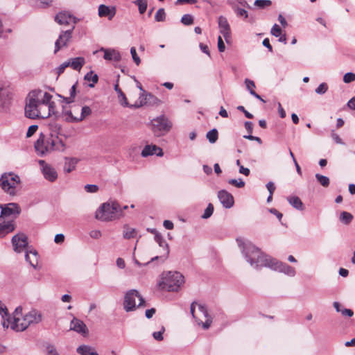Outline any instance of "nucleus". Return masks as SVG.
<instances>
[{"label":"nucleus","mask_w":355,"mask_h":355,"mask_svg":"<svg viewBox=\"0 0 355 355\" xmlns=\"http://www.w3.org/2000/svg\"><path fill=\"white\" fill-rule=\"evenodd\" d=\"M114 90L118 94V98L119 99L120 103L123 107H127L131 108V105L128 102L127 98L125 94L122 92V90L119 88V85L116 84L114 85Z\"/></svg>","instance_id":"obj_29"},{"label":"nucleus","mask_w":355,"mask_h":355,"mask_svg":"<svg viewBox=\"0 0 355 355\" xmlns=\"http://www.w3.org/2000/svg\"><path fill=\"white\" fill-rule=\"evenodd\" d=\"M234 10L239 17H243L244 18L248 17V12L243 8H240L238 7H234Z\"/></svg>","instance_id":"obj_49"},{"label":"nucleus","mask_w":355,"mask_h":355,"mask_svg":"<svg viewBox=\"0 0 355 355\" xmlns=\"http://www.w3.org/2000/svg\"><path fill=\"white\" fill-rule=\"evenodd\" d=\"M1 214L0 220L10 216L16 218L21 213V209L19 205L15 202H10L6 205L0 204Z\"/></svg>","instance_id":"obj_10"},{"label":"nucleus","mask_w":355,"mask_h":355,"mask_svg":"<svg viewBox=\"0 0 355 355\" xmlns=\"http://www.w3.org/2000/svg\"><path fill=\"white\" fill-rule=\"evenodd\" d=\"M9 99L8 90L0 86V107H4L8 103Z\"/></svg>","instance_id":"obj_32"},{"label":"nucleus","mask_w":355,"mask_h":355,"mask_svg":"<svg viewBox=\"0 0 355 355\" xmlns=\"http://www.w3.org/2000/svg\"><path fill=\"white\" fill-rule=\"evenodd\" d=\"M315 177L318 182V183L322 186L323 187H328L330 184V180L327 176L321 175L320 173H316Z\"/></svg>","instance_id":"obj_37"},{"label":"nucleus","mask_w":355,"mask_h":355,"mask_svg":"<svg viewBox=\"0 0 355 355\" xmlns=\"http://www.w3.org/2000/svg\"><path fill=\"white\" fill-rule=\"evenodd\" d=\"M152 130L156 136H161L170 130L172 126L171 121L164 115H161L151 121Z\"/></svg>","instance_id":"obj_8"},{"label":"nucleus","mask_w":355,"mask_h":355,"mask_svg":"<svg viewBox=\"0 0 355 355\" xmlns=\"http://www.w3.org/2000/svg\"><path fill=\"white\" fill-rule=\"evenodd\" d=\"M165 331V328L164 327H162L161 328V330L159 331H155L153 334V338L156 340H158V341H161L163 340V336L162 334H164Z\"/></svg>","instance_id":"obj_51"},{"label":"nucleus","mask_w":355,"mask_h":355,"mask_svg":"<svg viewBox=\"0 0 355 355\" xmlns=\"http://www.w3.org/2000/svg\"><path fill=\"white\" fill-rule=\"evenodd\" d=\"M79 161L80 159L76 157H65L64 171L65 173H69L73 170H75L76 165Z\"/></svg>","instance_id":"obj_25"},{"label":"nucleus","mask_w":355,"mask_h":355,"mask_svg":"<svg viewBox=\"0 0 355 355\" xmlns=\"http://www.w3.org/2000/svg\"><path fill=\"white\" fill-rule=\"evenodd\" d=\"M85 189L88 193H96L98 191V187L96 184H86Z\"/></svg>","instance_id":"obj_52"},{"label":"nucleus","mask_w":355,"mask_h":355,"mask_svg":"<svg viewBox=\"0 0 355 355\" xmlns=\"http://www.w3.org/2000/svg\"><path fill=\"white\" fill-rule=\"evenodd\" d=\"M47 355H59L55 347L53 345H49L46 347Z\"/></svg>","instance_id":"obj_56"},{"label":"nucleus","mask_w":355,"mask_h":355,"mask_svg":"<svg viewBox=\"0 0 355 355\" xmlns=\"http://www.w3.org/2000/svg\"><path fill=\"white\" fill-rule=\"evenodd\" d=\"M218 26L220 33L223 35L227 43L230 42L231 39L230 28L227 19L223 16L218 18Z\"/></svg>","instance_id":"obj_18"},{"label":"nucleus","mask_w":355,"mask_h":355,"mask_svg":"<svg viewBox=\"0 0 355 355\" xmlns=\"http://www.w3.org/2000/svg\"><path fill=\"white\" fill-rule=\"evenodd\" d=\"M184 282V277L180 272L176 271L163 272L157 283V287L159 290L178 291Z\"/></svg>","instance_id":"obj_5"},{"label":"nucleus","mask_w":355,"mask_h":355,"mask_svg":"<svg viewBox=\"0 0 355 355\" xmlns=\"http://www.w3.org/2000/svg\"><path fill=\"white\" fill-rule=\"evenodd\" d=\"M85 80L87 81H91L92 83L89 84V87H94V85L98 82V76L97 74L94 73V71H90L88 73H86L85 76Z\"/></svg>","instance_id":"obj_36"},{"label":"nucleus","mask_w":355,"mask_h":355,"mask_svg":"<svg viewBox=\"0 0 355 355\" xmlns=\"http://www.w3.org/2000/svg\"><path fill=\"white\" fill-rule=\"evenodd\" d=\"M92 114V110L89 106H83L81 109V113L79 116H77V118L72 119V121H73L76 123L82 121L84 119H85L87 116H89Z\"/></svg>","instance_id":"obj_34"},{"label":"nucleus","mask_w":355,"mask_h":355,"mask_svg":"<svg viewBox=\"0 0 355 355\" xmlns=\"http://www.w3.org/2000/svg\"><path fill=\"white\" fill-rule=\"evenodd\" d=\"M55 21L60 25L69 24L71 21L75 24L76 18L67 12H60L55 17Z\"/></svg>","instance_id":"obj_21"},{"label":"nucleus","mask_w":355,"mask_h":355,"mask_svg":"<svg viewBox=\"0 0 355 355\" xmlns=\"http://www.w3.org/2000/svg\"><path fill=\"white\" fill-rule=\"evenodd\" d=\"M64 241V236L62 234H58L55 235L54 241L55 243L60 244L63 243Z\"/></svg>","instance_id":"obj_62"},{"label":"nucleus","mask_w":355,"mask_h":355,"mask_svg":"<svg viewBox=\"0 0 355 355\" xmlns=\"http://www.w3.org/2000/svg\"><path fill=\"white\" fill-rule=\"evenodd\" d=\"M51 94L40 89L29 92L26 101V116L33 119H46L54 114L55 103L51 101Z\"/></svg>","instance_id":"obj_1"},{"label":"nucleus","mask_w":355,"mask_h":355,"mask_svg":"<svg viewBox=\"0 0 355 355\" xmlns=\"http://www.w3.org/2000/svg\"><path fill=\"white\" fill-rule=\"evenodd\" d=\"M163 154L162 149L156 145H146L141 153L143 157H146L153 155H157L159 157H162Z\"/></svg>","instance_id":"obj_20"},{"label":"nucleus","mask_w":355,"mask_h":355,"mask_svg":"<svg viewBox=\"0 0 355 355\" xmlns=\"http://www.w3.org/2000/svg\"><path fill=\"white\" fill-rule=\"evenodd\" d=\"M218 198L223 207L230 209L233 207L234 200L233 196L226 190H220L218 193Z\"/></svg>","instance_id":"obj_17"},{"label":"nucleus","mask_w":355,"mask_h":355,"mask_svg":"<svg viewBox=\"0 0 355 355\" xmlns=\"http://www.w3.org/2000/svg\"><path fill=\"white\" fill-rule=\"evenodd\" d=\"M89 236H90L92 239H99V238L101 236V231L97 230H92V231L89 232Z\"/></svg>","instance_id":"obj_61"},{"label":"nucleus","mask_w":355,"mask_h":355,"mask_svg":"<svg viewBox=\"0 0 355 355\" xmlns=\"http://www.w3.org/2000/svg\"><path fill=\"white\" fill-rule=\"evenodd\" d=\"M331 135L332 139L334 140V141H335L336 144H344V142H343V140L340 139V137H339V135H337L336 133H335V132H334V131H331Z\"/></svg>","instance_id":"obj_59"},{"label":"nucleus","mask_w":355,"mask_h":355,"mask_svg":"<svg viewBox=\"0 0 355 355\" xmlns=\"http://www.w3.org/2000/svg\"><path fill=\"white\" fill-rule=\"evenodd\" d=\"M134 3L139 8V12L140 14H144L147 9V0H136Z\"/></svg>","instance_id":"obj_40"},{"label":"nucleus","mask_w":355,"mask_h":355,"mask_svg":"<svg viewBox=\"0 0 355 355\" xmlns=\"http://www.w3.org/2000/svg\"><path fill=\"white\" fill-rule=\"evenodd\" d=\"M218 49L219 52H223L225 49V46L221 36L218 37Z\"/></svg>","instance_id":"obj_57"},{"label":"nucleus","mask_w":355,"mask_h":355,"mask_svg":"<svg viewBox=\"0 0 355 355\" xmlns=\"http://www.w3.org/2000/svg\"><path fill=\"white\" fill-rule=\"evenodd\" d=\"M69 64H70V61L64 62L62 63L56 69L58 75L60 76V74H62L64 72V69L69 66Z\"/></svg>","instance_id":"obj_53"},{"label":"nucleus","mask_w":355,"mask_h":355,"mask_svg":"<svg viewBox=\"0 0 355 355\" xmlns=\"http://www.w3.org/2000/svg\"><path fill=\"white\" fill-rule=\"evenodd\" d=\"M76 352L80 355H98L94 347L86 345H80Z\"/></svg>","instance_id":"obj_27"},{"label":"nucleus","mask_w":355,"mask_h":355,"mask_svg":"<svg viewBox=\"0 0 355 355\" xmlns=\"http://www.w3.org/2000/svg\"><path fill=\"white\" fill-rule=\"evenodd\" d=\"M76 86H77V83H76L73 85H72V87H71V89H70V93H69L70 96L69 97H64L60 94H58V96L60 98H62L63 102H64L67 104H70V103H73L74 101V99H75V97L76 95Z\"/></svg>","instance_id":"obj_31"},{"label":"nucleus","mask_w":355,"mask_h":355,"mask_svg":"<svg viewBox=\"0 0 355 355\" xmlns=\"http://www.w3.org/2000/svg\"><path fill=\"white\" fill-rule=\"evenodd\" d=\"M26 261H28L31 266L36 268L37 264V252L35 250L26 251L25 254Z\"/></svg>","instance_id":"obj_28"},{"label":"nucleus","mask_w":355,"mask_h":355,"mask_svg":"<svg viewBox=\"0 0 355 355\" xmlns=\"http://www.w3.org/2000/svg\"><path fill=\"white\" fill-rule=\"evenodd\" d=\"M355 80V73L352 72L346 73L343 76V81L345 83H349Z\"/></svg>","instance_id":"obj_48"},{"label":"nucleus","mask_w":355,"mask_h":355,"mask_svg":"<svg viewBox=\"0 0 355 355\" xmlns=\"http://www.w3.org/2000/svg\"><path fill=\"white\" fill-rule=\"evenodd\" d=\"M214 212V206L211 203H209L207 208L205 209L204 214L202 216V218H209Z\"/></svg>","instance_id":"obj_43"},{"label":"nucleus","mask_w":355,"mask_h":355,"mask_svg":"<svg viewBox=\"0 0 355 355\" xmlns=\"http://www.w3.org/2000/svg\"><path fill=\"white\" fill-rule=\"evenodd\" d=\"M130 53H131L132 58L134 62H135V64L137 65H139L141 62V60H140L139 57L137 55L136 49L135 47H132L130 49Z\"/></svg>","instance_id":"obj_50"},{"label":"nucleus","mask_w":355,"mask_h":355,"mask_svg":"<svg viewBox=\"0 0 355 355\" xmlns=\"http://www.w3.org/2000/svg\"><path fill=\"white\" fill-rule=\"evenodd\" d=\"M15 229V225L13 220L1 223L0 220V238L5 237L8 234L13 232Z\"/></svg>","instance_id":"obj_23"},{"label":"nucleus","mask_w":355,"mask_h":355,"mask_svg":"<svg viewBox=\"0 0 355 355\" xmlns=\"http://www.w3.org/2000/svg\"><path fill=\"white\" fill-rule=\"evenodd\" d=\"M198 310L200 312L202 315L205 318H206V320L205 322H202V325L204 329H207L211 326V324L212 322L211 318L209 316L207 309L205 306L198 304Z\"/></svg>","instance_id":"obj_26"},{"label":"nucleus","mask_w":355,"mask_h":355,"mask_svg":"<svg viewBox=\"0 0 355 355\" xmlns=\"http://www.w3.org/2000/svg\"><path fill=\"white\" fill-rule=\"evenodd\" d=\"M242 253L250 266L256 269L268 267L272 257L263 253L261 250L250 241L239 243Z\"/></svg>","instance_id":"obj_2"},{"label":"nucleus","mask_w":355,"mask_h":355,"mask_svg":"<svg viewBox=\"0 0 355 355\" xmlns=\"http://www.w3.org/2000/svg\"><path fill=\"white\" fill-rule=\"evenodd\" d=\"M155 240L160 247L163 248L165 252L164 254L161 256H156L155 257H153L150 261L146 263L144 265H148L150 262H153L155 260L159 259H162V261L163 262L168 257V255L169 254V248L168 243L166 242L163 236L159 233H156V235L155 236Z\"/></svg>","instance_id":"obj_16"},{"label":"nucleus","mask_w":355,"mask_h":355,"mask_svg":"<svg viewBox=\"0 0 355 355\" xmlns=\"http://www.w3.org/2000/svg\"><path fill=\"white\" fill-rule=\"evenodd\" d=\"M166 19V13L164 8H159L155 15V19L157 21H164Z\"/></svg>","instance_id":"obj_42"},{"label":"nucleus","mask_w":355,"mask_h":355,"mask_svg":"<svg viewBox=\"0 0 355 355\" xmlns=\"http://www.w3.org/2000/svg\"><path fill=\"white\" fill-rule=\"evenodd\" d=\"M122 216V209L116 201L103 203L96 210L95 218L101 221H112Z\"/></svg>","instance_id":"obj_6"},{"label":"nucleus","mask_w":355,"mask_h":355,"mask_svg":"<svg viewBox=\"0 0 355 355\" xmlns=\"http://www.w3.org/2000/svg\"><path fill=\"white\" fill-rule=\"evenodd\" d=\"M116 14L114 7L110 8L107 6L101 4L98 7V15L100 17H107L109 19H112Z\"/></svg>","instance_id":"obj_24"},{"label":"nucleus","mask_w":355,"mask_h":355,"mask_svg":"<svg viewBox=\"0 0 355 355\" xmlns=\"http://www.w3.org/2000/svg\"><path fill=\"white\" fill-rule=\"evenodd\" d=\"M137 235V230L135 228H131L128 225H125L123 226V238L125 239H130L135 238Z\"/></svg>","instance_id":"obj_35"},{"label":"nucleus","mask_w":355,"mask_h":355,"mask_svg":"<svg viewBox=\"0 0 355 355\" xmlns=\"http://www.w3.org/2000/svg\"><path fill=\"white\" fill-rule=\"evenodd\" d=\"M38 129V125H32L31 126H29L28 130H27V132H26V137H31V136H33L35 132Z\"/></svg>","instance_id":"obj_54"},{"label":"nucleus","mask_w":355,"mask_h":355,"mask_svg":"<svg viewBox=\"0 0 355 355\" xmlns=\"http://www.w3.org/2000/svg\"><path fill=\"white\" fill-rule=\"evenodd\" d=\"M101 51L104 52L103 58L109 61L119 62L121 60V55L119 51L112 49L101 48Z\"/></svg>","instance_id":"obj_22"},{"label":"nucleus","mask_w":355,"mask_h":355,"mask_svg":"<svg viewBox=\"0 0 355 355\" xmlns=\"http://www.w3.org/2000/svg\"><path fill=\"white\" fill-rule=\"evenodd\" d=\"M289 204L293 207L295 209L297 210H303L304 209V206L300 200V198L297 196H291L287 198Z\"/></svg>","instance_id":"obj_30"},{"label":"nucleus","mask_w":355,"mask_h":355,"mask_svg":"<svg viewBox=\"0 0 355 355\" xmlns=\"http://www.w3.org/2000/svg\"><path fill=\"white\" fill-rule=\"evenodd\" d=\"M228 183L230 184L234 185L237 188H243L245 187V182L242 180V179H230L228 180Z\"/></svg>","instance_id":"obj_44"},{"label":"nucleus","mask_w":355,"mask_h":355,"mask_svg":"<svg viewBox=\"0 0 355 355\" xmlns=\"http://www.w3.org/2000/svg\"><path fill=\"white\" fill-rule=\"evenodd\" d=\"M272 1L270 0H256L254 5L261 9L270 6Z\"/></svg>","instance_id":"obj_41"},{"label":"nucleus","mask_w":355,"mask_h":355,"mask_svg":"<svg viewBox=\"0 0 355 355\" xmlns=\"http://www.w3.org/2000/svg\"><path fill=\"white\" fill-rule=\"evenodd\" d=\"M268 268H270L274 270L284 272L290 277H294L296 273L294 268L288 265L287 263L278 261L274 258H271Z\"/></svg>","instance_id":"obj_11"},{"label":"nucleus","mask_w":355,"mask_h":355,"mask_svg":"<svg viewBox=\"0 0 355 355\" xmlns=\"http://www.w3.org/2000/svg\"><path fill=\"white\" fill-rule=\"evenodd\" d=\"M39 164L42 166V173L44 178L51 182H55L58 178L56 170L51 165L46 164L44 160H40Z\"/></svg>","instance_id":"obj_15"},{"label":"nucleus","mask_w":355,"mask_h":355,"mask_svg":"<svg viewBox=\"0 0 355 355\" xmlns=\"http://www.w3.org/2000/svg\"><path fill=\"white\" fill-rule=\"evenodd\" d=\"M245 85H246V87L247 89L250 91V90H254L253 88L255 87V84H254V82L250 80V79H248L246 78L245 80Z\"/></svg>","instance_id":"obj_60"},{"label":"nucleus","mask_w":355,"mask_h":355,"mask_svg":"<svg viewBox=\"0 0 355 355\" xmlns=\"http://www.w3.org/2000/svg\"><path fill=\"white\" fill-rule=\"evenodd\" d=\"M20 184V177L12 172L3 173L0 177V187L10 196L13 197L17 195V188Z\"/></svg>","instance_id":"obj_7"},{"label":"nucleus","mask_w":355,"mask_h":355,"mask_svg":"<svg viewBox=\"0 0 355 355\" xmlns=\"http://www.w3.org/2000/svg\"><path fill=\"white\" fill-rule=\"evenodd\" d=\"M11 242L14 251L20 253L28 246V237L24 233L19 232L12 236Z\"/></svg>","instance_id":"obj_12"},{"label":"nucleus","mask_w":355,"mask_h":355,"mask_svg":"<svg viewBox=\"0 0 355 355\" xmlns=\"http://www.w3.org/2000/svg\"><path fill=\"white\" fill-rule=\"evenodd\" d=\"M70 329L84 336L88 334V329L86 324L82 320L76 318L71 322Z\"/></svg>","instance_id":"obj_19"},{"label":"nucleus","mask_w":355,"mask_h":355,"mask_svg":"<svg viewBox=\"0 0 355 355\" xmlns=\"http://www.w3.org/2000/svg\"><path fill=\"white\" fill-rule=\"evenodd\" d=\"M339 218L343 224L349 225L352 221L354 216L351 213L344 211L340 213Z\"/></svg>","instance_id":"obj_38"},{"label":"nucleus","mask_w":355,"mask_h":355,"mask_svg":"<svg viewBox=\"0 0 355 355\" xmlns=\"http://www.w3.org/2000/svg\"><path fill=\"white\" fill-rule=\"evenodd\" d=\"M34 146L37 154L42 157L53 150H63L64 148L63 141L53 134L46 136L41 133Z\"/></svg>","instance_id":"obj_4"},{"label":"nucleus","mask_w":355,"mask_h":355,"mask_svg":"<svg viewBox=\"0 0 355 355\" xmlns=\"http://www.w3.org/2000/svg\"><path fill=\"white\" fill-rule=\"evenodd\" d=\"M328 89L327 84L325 83H322L318 85V87L315 89V92L318 94H324Z\"/></svg>","instance_id":"obj_47"},{"label":"nucleus","mask_w":355,"mask_h":355,"mask_svg":"<svg viewBox=\"0 0 355 355\" xmlns=\"http://www.w3.org/2000/svg\"><path fill=\"white\" fill-rule=\"evenodd\" d=\"M0 315L3 319L5 317L8 316V311L6 306H4L2 302L0 301Z\"/></svg>","instance_id":"obj_55"},{"label":"nucleus","mask_w":355,"mask_h":355,"mask_svg":"<svg viewBox=\"0 0 355 355\" xmlns=\"http://www.w3.org/2000/svg\"><path fill=\"white\" fill-rule=\"evenodd\" d=\"M85 64V59L83 57H77L75 58H73L71 61L70 62L69 66L74 69L77 71H80L83 66Z\"/></svg>","instance_id":"obj_33"},{"label":"nucleus","mask_w":355,"mask_h":355,"mask_svg":"<svg viewBox=\"0 0 355 355\" xmlns=\"http://www.w3.org/2000/svg\"><path fill=\"white\" fill-rule=\"evenodd\" d=\"M340 313L343 316L352 317L354 315L352 310L345 308L343 309Z\"/></svg>","instance_id":"obj_63"},{"label":"nucleus","mask_w":355,"mask_h":355,"mask_svg":"<svg viewBox=\"0 0 355 355\" xmlns=\"http://www.w3.org/2000/svg\"><path fill=\"white\" fill-rule=\"evenodd\" d=\"M347 105L349 109L355 110V96L349 99Z\"/></svg>","instance_id":"obj_64"},{"label":"nucleus","mask_w":355,"mask_h":355,"mask_svg":"<svg viewBox=\"0 0 355 355\" xmlns=\"http://www.w3.org/2000/svg\"><path fill=\"white\" fill-rule=\"evenodd\" d=\"M160 102V100L155 96L150 93L144 92V93L140 94L138 100L134 104L131 105V108H139L144 105H157Z\"/></svg>","instance_id":"obj_9"},{"label":"nucleus","mask_w":355,"mask_h":355,"mask_svg":"<svg viewBox=\"0 0 355 355\" xmlns=\"http://www.w3.org/2000/svg\"><path fill=\"white\" fill-rule=\"evenodd\" d=\"M74 28L75 26L73 25L71 29L63 31L60 33L58 39L55 42V53H56L61 48L67 46L68 42L72 37V33Z\"/></svg>","instance_id":"obj_13"},{"label":"nucleus","mask_w":355,"mask_h":355,"mask_svg":"<svg viewBox=\"0 0 355 355\" xmlns=\"http://www.w3.org/2000/svg\"><path fill=\"white\" fill-rule=\"evenodd\" d=\"M137 296H139V292L135 289L130 290L125 293L123 301V308L125 311L130 312L135 309Z\"/></svg>","instance_id":"obj_14"},{"label":"nucleus","mask_w":355,"mask_h":355,"mask_svg":"<svg viewBox=\"0 0 355 355\" xmlns=\"http://www.w3.org/2000/svg\"><path fill=\"white\" fill-rule=\"evenodd\" d=\"M22 308L18 306L15 309L12 321L8 318L7 321L10 324V327L17 331H24L31 324H37L42 320V314L36 311L31 310L22 315Z\"/></svg>","instance_id":"obj_3"},{"label":"nucleus","mask_w":355,"mask_h":355,"mask_svg":"<svg viewBox=\"0 0 355 355\" xmlns=\"http://www.w3.org/2000/svg\"><path fill=\"white\" fill-rule=\"evenodd\" d=\"M237 110L243 112V114H245V117H247L248 119H252L253 118V115L250 113L249 112H248L245 107L242 105H239L237 107Z\"/></svg>","instance_id":"obj_58"},{"label":"nucleus","mask_w":355,"mask_h":355,"mask_svg":"<svg viewBox=\"0 0 355 355\" xmlns=\"http://www.w3.org/2000/svg\"><path fill=\"white\" fill-rule=\"evenodd\" d=\"M206 138L211 144L216 142L218 138V132L217 129L213 128L206 134Z\"/></svg>","instance_id":"obj_39"},{"label":"nucleus","mask_w":355,"mask_h":355,"mask_svg":"<svg viewBox=\"0 0 355 355\" xmlns=\"http://www.w3.org/2000/svg\"><path fill=\"white\" fill-rule=\"evenodd\" d=\"M282 28L277 24L272 26L270 31V33L276 37H279L282 35Z\"/></svg>","instance_id":"obj_46"},{"label":"nucleus","mask_w":355,"mask_h":355,"mask_svg":"<svg viewBox=\"0 0 355 355\" xmlns=\"http://www.w3.org/2000/svg\"><path fill=\"white\" fill-rule=\"evenodd\" d=\"M181 22L184 25H191L193 22V18L191 15L186 14L182 17Z\"/></svg>","instance_id":"obj_45"}]
</instances>
